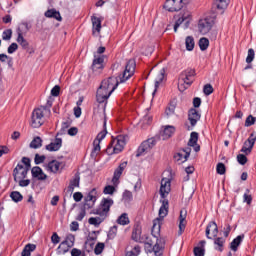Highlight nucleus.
Returning <instances> with one entry per match:
<instances>
[{"instance_id":"nucleus-25","label":"nucleus","mask_w":256,"mask_h":256,"mask_svg":"<svg viewBox=\"0 0 256 256\" xmlns=\"http://www.w3.org/2000/svg\"><path fill=\"white\" fill-rule=\"evenodd\" d=\"M31 173L32 176L39 181H45V179H47V174H44L43 170L39 166L33 167Z\"/></svg>"},{"instance_id":"nucleus-51","label":"nucleus","mask_w":256,"mask_h":256,"mask_svg":"<svg viewBox=\"0 0 256 256\" xmlns=\"http://www.w3.org/2000/svg\"><path fill=\"white\" fill-rule=\"evenodd\" d=\"M16 183L19 184L20 187H29V184L31 183V180L29 179H19L15 180Z\"/></svg>"},{"instance_id":"nucleus-6","label":"nucleus","mask_w":256,"mask_h":256,"mask_svg":"<svg viewBox=\"0 0 256 256\" xmlns=\"http://www.w3.org/2000/svg\"><path fill=\"white\" fill-rule=\"evenodd\" d=\"M111 207H113V199L103 198L101 200L98 208L93 209L91 211V214L92 215H102L107 219V217H109V211H111Z\"/></svg>"},{"instance_id":"nucleus-9","label":"nucleus","mask_w":256,"mask_h":256,"mask_svg":"<svg viewBox=\"0 0 256 256\" xmlns=\"http://www.w3.org/2000/svg\"><path fill=\"white\" fill-rule=\"evenodd\" d=\"M135 73V60H128L125 66V70L122 75L119 76L120 83H125V81L131 79Z\"/></svg>"},{"instance_id":"nucleus-40","label":"nucleus","mask_w":256,"mask_h":256,"mask_svg":"<svg viewBox=\"0 0 256 256\" xmlns=\"http://www.w3.org/2000/svg\"><path fill=\"white\" fill-rule=\"evenodd\" d=\"M214 245H216V251H223V245H225V238L219 237L214 240Z\"/></svg>"},{"instance_id":"nucleus-62","label":"nucleus","mask_w":256,"mask_h":256,"mask_svg":"<svg viewBox=\"0 0 256 256\" xmlns=\"http://www.w3.org/2000/svg\"><path fill=\"white\" fill-rule=\"evenodd\" d=\"M51 241L54 245H57V243H60L61 237L57 233H53L51 236Z\"/></svg>"},{"instance_id":"nucleus-57","label":"nucleus","mask_w":256,"mask_h":256,"mask_svg":"<svg viewBox=\"0 0 256 256\" xmlns=\"http://www.w3.org/2000/svg\"><path fill=\"white\" fill-rule=\"evenodd\" d=\"M165 113H166L167 117H171V116L175 115V106L174 105L169 106L166 109Z\"/></svg>"},{"instance_id":"nucleus-39","label":"nucleus","mask_w":256,"mask_h":256,"mask_svg":"<svg viewBox=\"0 0 256 256\" xmlns=\"http://www.w3.org/2000/svg\"><path fill=\"white\" fill-rule=\"evenodd\" d=\"M117 223L118 225H129L130 220H129V216L127 215V213H123L122 215H120L117 219Z\"/></svg>"},{"instance_id":"nucleus-14","label":"nucleus","mask_w":256,"mask_h":256,"mask_svg":"<svg viewBox=\"0 0 256 256\" xmlns=\"http://www.w3.org/2000/svg\"><path fill=\"white\" fill-rule=\"evenodd\" d=\"M105 62V55H97L94 54V60L92 63V71L94 73H99L100 71H103V63Z\"/></svg>"},{"instance_id":"nucleus-3","label":"nucleus","mask_w":256,"mask_h":256,"mask_svg":"<svg viewBox=\"0 0 256 256\" xmlns=\"http://www.w3.org/2000/svg\"><path fill=\"white\" fill-rule=\"evenodd\" d=\"M193 77H195V70L188 68L184 70L179 77L178 89L183 93L186 89H189L193 85Z\"/></svg>"},{"instance_id":"nucleus-35","label":"nucleus","mask_w":256,"mask_h":256,"mask_svg":"<svg viewBox=\"0 0 256 256\" xmlns=\"http://www.w3.org/2000/svg\"><path fill=\"white\" fill-rule=\"evenodd\" d=\"M17 43L21 45L22 49H29V42L23 37L21 31L18 32Z\"/></svg>"},{"instance_id":"nucleus-60","label":"nucleus","mask_w":256,"mask_h":256,"mask_svg":"<svg viewBox=\"0 0 256 256\" xmlns=\"http://www.w3.org/2000/svg\"><path fill=\"white\" fill-rule=\"evenodd\" d=\"M61 91V87H59L58 85L54 86L51 90V95L53 97H59V92Z\"/></svg>"},{"instance_id":"nucleus-29","label":"nucleus","mask_w":256,"mask_h":256,"mask_svg":"<svg viewBox=\"0 0 256 256\" xmlns=\"http://www.w3.org/2000/svg\"><path fill=\"white\" fill-rule=\"evenodd\" d=\"M61 167H62L61 162H59L57 160H53L47 164L46 169H47V171H50L51 173H57L59 171V169H61Z\"/></svg>"},{"instance_id":"nucleus-11","label":"nucleus","mask_w":256,"mask_h":256,"mask_svg":"<svg viewBox=\"0 0 256 256\" xmlns=\"http://www.w3.org/2000/svg\"><path fill=\"white\" fill-rule=\"evenodd\" d=\"M75 245V236L73 234H70L66 237L64 241L60 243L58 246L59 253H62L65 255Z\"/></svg>"},{"instance_id":"nucleus-59","label":"nucleus","mask_w":256,"mask_h":256,"mask_svg":"<svg viewBox=\"0 0 256 256\" xmlns=\"http://www.w3.org/2000/svg\"><path fill=\"white\" fill-rule=\"evenodd\" d=\"M93 145V153H99V151H101V142H99V140H94Z\"/></svg>"},{"instance_id":"nucleus-8","label":"nucleus","mask_w":256,"mask_h":256,"mask_svg":"<svg viewBox=\"0 0 256 256\" xmlns=\"http://www.w3.org/2000/svg\"><path fill=\"white\" fill-rule=\"evenodd\" d=\"M187 3H189V0H166L164 9L170 12L181 11Z\"/></svg>"},{"instance_id":"nucleus-15","label":"nucleus","mask_w":256,"mask_h":256,"mask_svg":"<svg viewBox=\"0 0 256 256\" xmlns=\"http://www.w3.org/2000/svg\"><path fill=\"white\" fill-rule=\"evenodd\" d=\"M126 168H127V162H122L114 171L112 183L115 187L119 185V179H121V175H123V171H125Z\"/></svg>"},{"instance_id":"nucleus-13","label":"nucleus","mask_w":256,"mask_h":256,"mask_svg":"<svg viewBox=\"0 0 256 256\" xmlns=\"http://www.w3.org/2000/svg\"><path fill=\"white\" fill-rule=\"evenodd\" d=\"M27 173H29V169L23 164H18L13 171L14 181L25 179V177H27Z\"/></svg>"},{"instance_id":"nucleus-27","label":"nucleus","mask_w":256,"mask_h":256,"mask_svg":"<svg viewBox=\"0 0 256 256\" xmlns=\"http://www.w3.org/2000/svg\"><path fill=\"white\" fill-rule=\"evenodd\" d=\"M163 79H165V68L160 69V71L157 73L155 78V90L152 93V95H155L157 93V89H159V85L163 82Z\"/></svg>"},{"instance_id":"nucleus-32","label":"nucleus","mask_w":256,"mask_h":256,"mask_svg":"<svg viewBox=\"0 0 256 256\" xmlns=\"http://www.w3.org/2000/svg\"><path fill=\"white\" fill-rule=\"evenodd\" d=\"M85 201L87 203H92V205H95V201H97V190L92 189L86 196Z\"/></svg>"},{"instance_id":"nucleus-38","label":"nucleus","mask_w":256,"mask_h":256,"mask_svg":"<svg viewBox=\"0 0 256 256\" xmlns=\"http://www.w3.org/2000/svg\"><path fill=\"white\" fill-rule=\"evenodd\" d=\"M243 241V236H237L230 244V248L232 251H237V247L241 245Z\"/></svg>"},{"instance_id":"nucleus-36","label":"nucleus","mask_w":256,"mask_h":256,"mask_svg":"<svg viewBox=\"0 0 256 256\" xmlns=\"http://www.w3.org/2000/svg\"><path fill=\"white\" fill-rule=\"evenodd\" d=\"M185 45L187 51H193V49H195V39L193 38V36L186 37Z\"/></svg>"},{"instance_id":"nucleus-23","label":"nucleus","mask_w":256,"mask_h":256,"mask_svg":"<svg viewBox=\"0 0 256 256\" xmlns=\"http://www.w3.org/2000/svg\"><path fill=\"white\" fill-rule=\"evenodd\" d=\"M173 133H175L174 126L168 125L164 127L163 131L160 134V137L161 139H163V141H167V139L173 137Z\"/></svg>"},{"instance_id":"nucleus-61","label":"nucleus","mask_w":256,"mask_h":256,"mask_svg":"<svg viewBox=\"0 0 256 256\" xmlns=\"http://www.w3.org/2000/svg\"><path fill=\"white\" fill-rule=\"evenodd\" d=\"M45 159H46L45 155L41 156L39 154H36L35 155V163H36V165H39V164L43 163V161H45Z\"/></svg>"},{"instance_id":"nucleus-19","label":"nucleus","mask_w":256,"mask_h":256,"mask_svg":"<svg viewBox=\"0 0 256 256\" xmlns=\"http://www.w3.org/2000/svg\"><path fill=\"white\" fill-rule=\"evenodd\" d=\"M201 119V113L197 111V109H190L188 112V121L190 122V125L192 127H195L197 125V121Z\"/></svg>"},{"instance_id":"nucleus-48","label":"nucleus","mask_w":256,"mask_h":256,"mask_svg":"<svg viewBox=\"0 0 256 256\" xmlns=\"http://www.w3.org/2000/svg\"><path fill=\"white\" fill-rule=\"evenodd\" d=\"M251 201H253V197L249 194V189L246 190V193L243 195V202L250 205Z\"/></svg>"},{"instance_id":"nucleus-33","label":"nucleus","mask_w":256,"mask_h":256,"mask_svg":"<svg viewBox=\"0 0 256 256\" xmlns=\"http://www.w3.org/2000/svg\"><path fill=\"white\" fill-rule=\"evenodd\" d=\"M256 141V132H252L250 137L244 142V147L248 149H253Z\"/></svg>"},{"instance_id":"nucleus-17","label":"nucleus","mask_w":256,"mask_h":256,"mask_svg":"<svg viewBox=\"0 0 256 256\" xmlns=\"http://www.w3.org/2000/svg\"><path fill=\"white\" fill-rule=\"evenodd\" d=\"M190 155H191V147H186V148L180 150V152H178L174 157H175L176 161H178L180 163H185V161H187V159H189Z\"/></svg>"},{"instance_id":"nucleus-43","label":"nucleus","mask_w":256,"mask_h":256,"mask_svg":"<svg viewBox=\"0 0 256 256\" xmlns=\"http://www.w3.org/2000/svg\"><path fill=\"white\" fill-rule=\"evenodd\" d=\"M10 197H11L12 201H14L15 203H19V201H23V195H21L17 191L12 192L10 194Z\"/></svg>"},{"instance_id":"nucleus-5","label":"nucleus","mask_w":256,"mask_h":256,"mask_svg":"<svg viewBox=\"0 0 256 256\" xmlns=\"http://www.w3.org/2000/svg\"><path fill=\"white\" fill-rule=\"evenodd\" d=\"M45 111H47L46 107H39L33 110L30 122L33 129H39L45 123Z\"/></svg>"},{"instance_id":"nucleus-44","label":"nucleus","mask_w":256,"mask_h":256,"mask_svg":"<svg viewBox=\"0 0 256 256\" xmlns=\"http://www.w3.org/2000/svg\"><path fill=\"white\" fill-rule=\"evenodd\" d=\"M117 237V225L112 226L108 231V239Z\"/></svg>"},{"instance_id":"nucleus-18","label":"nucleus","mask_w":256,"mask_h":256,"mask_svg":"<svg viewBox=\"0 0 256 256\" xmlns=\"http://www.w3.org/2000/svg\"><path fill=\"white\" fill-rule=\"evenodd\" d=\"M91 21H92V35L94 37H99L101 33V20L97 16H92Z\"/></svg>"},{"instance_id":"nucleus-37","label":"nucleus","mask_w":256,"mask_h":256,"mask_svg":"<svg viewBox=\"0 0 256 256\" xmlns=\"http://www.w3.org/2000/svg\"><path fill=\"white\" fill-rule=\"evenodd\" d=\"M31 149H39L40 147H43V140L41 137L37 136L35 137L31 143H30Z\"/></svg>"},{"instance_id":"nucleus-31","label":"nucleus","mask_w":256,"mask_h":256,"mask_svg":"<svg viewBox=\"0 0 256 256\" xmlns=\"http://www.w3.org/2000/svg\"><path fill=\"white\" fill-rule=\"evenodd\" d=\"M231 0H215L214 5L219 11H225L229 7Z\"/></svg>"},{"instance_id":"nucleus-53","label":"nucleus","mask_w":256,"mask_h":256,"mask_svg":"<svg viewBox=\"0 0 256 256\" xmlns=\"http://www.w3.org/2000/svg\"><path fill=\"white\" fill-rule=\"evenodd\" d=\"M216 171L219 175H225V164L218 163L216 167Z\"/></svg>"},{"instance_id":"nucleus-24","label":"nucleus","mask_w":256,"mask_h":256,"mask_svg":"<svg viewBox=\"0 0 256 256\" xmlns=\"http://www.w3.org/2000/svg\"><path fill=\"white\" fill-rule=\"evenodd\" d=\"M45 17L48 19H56V21H63V17H61V13L57 11L55 8L48 9L44 13Z\"/></svg>"},{"instance_id":"nucleus-10","label":"nucleus","mask_w":256,"mask_h":256,"mask_svg":"<svg viewBox=\"0 0 256 256\" xmlns=\"http://www.w3.org/2000/svg\"><path fill=\"white\" fill-rule=\"evenodd\" d=\"M154 145H157V138L155 137L149 138L148 140L142 142V144L138 148L137 157H141V155L149 153Z\"/></svg>"},{"instance_id":"nucleus-46","label":"nucleus","mask_w":256,"mask_h":256,"mask_svg":"<svg viewBox=\"0 0 256 256\" xmlns=\"http://www.w3.org/2000/svg\"><path fill=\"white\" fill-rule=\"evenodd\" d=\"M13 36V30L11 29H7L3 32L2 34V39L4 41H9L11 39V37Z\"/></svg>"},{"instance_id":"nucleus-47","label":"nucleus","mask_w":256,"mask_h":256,"mask_svg":"<svg viewBox=\"0 0 256 256\" xmlns=\"http://www.w3.org/2000/svg\"><path fill=\"white\" fill-rule=\"evenodd\" d=\"M185 197H187L188 199H191V197H193V194L195 193V188L193 187H189L184 189L183 191Z\"/></svg>"},{"instance_id":"nucleus-20","label":"nucleus","mask_w":256,"mask_h":256,"mask_svg":"<svg viewBox=\"0 0 256 256\" xmlns=\"http://www.w3.org/2000/svg\"><path fill=\"white\" fill-rule=\"evenodd\" d=\"M197 141H199V133L192 132L190 134V139L188 141V147H193V149L196 153L201 151V146H199V144H197Z\"/></svg>"},{"instance_id":"nucleus-50","label":"nucleus","mask_w":256,"mask_h":256,"mask_svg":"<svg viewBox=\"0 0 256 256\" xmlns=\"http://www.w3.org/2000/svg\"><path fill=\"white\" fill-rule=\"evenodd\" d=\"M103 249H105V244L98 243L94 249V253L96 255H101V253H103Z\"/></svg>"},{"instance_id":"nucleus-64","label":"nucleus","mask_w":256,"mask_h":256,"mask_svg":"<svg viewBox=\"0 0 256 256\" xmlns=\"http://www.w3.org/2000/svg\"><path fill=\"white\" fill-rule=\"evenodd\" d=\"M85 215H87V212H85V209H81L76 217L77 221H83L85 218Z\"/></svg>"},{"instance_id":"nucleus-1","label":"nucleus","mask_w":256,"mask_h":256,"mask_svg":"<svg viewBox=\"0 0 256 256\" xmlns=\"http://www.w3.org/2000/svg\"><path fill=\"white\" fill-rule=\"evenodd\" d=\"M169 193H171V180L163 178L160 186V195L163 200H161L162 205L159 209V217L153 221L152 233H159L161 231V223L169 213V200L165 199Z\"/></svg>"},{"instance_id":"nucleus-2","label":"nucleus","mask_w":256,"mask_h":256,"mask_svg":"<svg viewBox=\"0 0 256 256\" xmlns=\"http://www.w3.org/2000/svg\"><path fill=\"white\" fill-rule=\"evenodd\" d=\"M118 86L119 79L115 77L104 79L96 92L97 103H105V101L111 97V93H113V91H115Z\"/></svg>"},{"instance_id":"nucleus-45","label":"nucleus","mask_w":256,"mask_h":256,"mask_svg":"<svg viewBox=\"0 0 256 256\" xmlns=\"http://www.w3.org/2000/svg\"><path fill=\"white\" fill-rule=\"evenodd\" d=\"M253 59H255V50H253V48H250L246 57V63H253Z\"/></svg>"},{"instance_id":"nucleus-22","label":"nucleus","mask_w":256,"mask_h":256,"mask_svg":"<svg viewBox=\"0 0 256 256\" xmlns=\"http://www.w3.org/2000/svg\"><path fill=\"white\" fill-rule=\"evenodd\" d=\"M100 113H101L102 117H104V130L101 131V132L97 135L95 141H98V142L101 143V141H103V139H104L105 137H107V128H106V126H107V120L105 119V107H104V106H102Z\"/></svg>"},{"instance_id":"nucleus-63","label":"nucleus","mask_w":256,"mask_h":256,"mask_svg":"<svg viewBox=\"0 0 256 256\" xmlns=\"http://www.w3.org/2000/svg\"><path fill=\"white\" fill-rule=\"evenodd\" d=\"M17 49H19V45H17V43H12L9 47H8V53L10 55H12V53H14Z\"/></svg>"},{"instance_id":"nucleus-55","label":"nucleus","mask_w":256,"mask_h":256,"mask_svg":"<svg viewBox=\"0 0 256 256\" xmlns=\"http://www.w3.org/2000/svg\"><path fill=\"white\" fill-rule=\"evenodd\" d=\"M237 161L240 165H245V163H247V156H245L244 154H238Z\"/></svg>"},{"instance_id":"nucleus-4","label":"nucleus","mask_w":256,"mask_h":256,"mask_svg":"<svg viewBox=\"0 0 256 256\" xmlns=\"http://www.w3.org/2000/svg\"><path fill=\"white\" fill-rule=\"evenodd\" d=\"M127 144V136L119 135L116 138H113L107 147V153L109 155H113V153H121L123 149H125V145Z\"/></svg>"},{"instance_id":"nucleus-26","label":"nucleus","mask_w":256,"mask_h":256,"mask_svg":"<svg viewBox=\"0 0 256 256\" xmlns=\"http://www.w3.org/2000/svg\"><path fill=\"white\" fill-rule=\"evenodd\" d=\"M63 145V140L61 138H56L52 143L46 145L47 151H59Z\"/></svg>"},{"instance_id":"nucleus-7","label":"nucleus","mask_w":256,"mask_h":256,"mask_svg":"<svg viewBox=\"0 0 256 256\" xmlns=\"http://www.w3.org/2000/svg\"><path fill=\"white\" fill-rule=\"evenodd\" d=\"M189 23H191V12L186 10L183 13H180L178 19L176 20L174 25V32L177 33V29H179L181 25H183V29H188Z\"/></svg>"},{"instance_id":"nucleus-21","label":"nucleus","mask_w":256,"mask_h":256,"mask_svg":"<svg viewBox=\"0 0 256 256\" xmlns=\"http://www.w3.org/2000/svg\"><path fill=\"white\" fill-rule=\"evenodd\" d=\"M217 233H219V228L217 227V223L210 222L206 228L207 239H213V237H217Z\"/></svg>"},{"instance_id":"nucleus-34","label":"nucleus","mask_w":256,"mask_h":256,"mask_svg":"<svg viewBox=\"0 0 256 256\" xmlns=\"http://www.w3.org/2000/svg\"><path fill=\"white\" fill-rule=\"evenodd\" d=\"M37 249L35 244H27L22 250L21 256H31V253Z\"/></svg>"},{"instance_id":"nucleus-58","label":"nucleus","mask_w":256,"mask_h":256,"mask_svg":"<svg viewBox=\"0 0 256 256\" xmlns=\"http://www.w3.org/2000/svg\"><path fill=\"white\" fill-rule=\"evenodd\" d=\"M141 237V230L139 228H136L132 232V238L135 239V241H138Z\"/></svg>"},{"instance_id":"nucleus-54","label":"nucleus","mask_w":256,"mask_h":256,"mask_svg":"<svg viewBox=\"0 0 256 256\" xmlns=\"http://www.w3.org/2000/svg\"><path fill=\"white\" fill-rule=\"evenodd\" d=\"M194 255L195 256H205V248L195 247L194 248Z\"/></svg>"},{"instance_id":"nucleus-42","label":"nucleus","mask_w":256,"mask_h":256,"mask_svg":"<svg viewBox=\"0 0 256 256\" xmlns=\"http://www.w3.org/2000/svg\"><path fill=\"white\" fill-rule=\"evenodd\" d=\"M199 47H200L201 51H207V49L209 47V39L201 38L199 40Z\"/></svg>"},{"instance_id":"nucleus-41","label":"nucleus","mask_w":256,"mask_h":256,"mask_svg":"<svg viewBox=\"0 0 256 256\" xmlns=\"http://www.w3.org/2000/svg\"><path fill=\"white\" fill-rule=\"evenodd\" d=\"M79 181H81V177H79V174L74 175V178L70 181V189L73 191L75 187H79Z\"/></svg>"},{"instance_id":"nucleus-56","label":"nucleus","mask_w":256,"mask_h":256,"mask_svg":"<svg viewBox=\"0 0 256 256\" xmlns=\"http://www.w3.org/2000/svg\"><path fill=\"white\" fill-rule=\"evenodd\" d=\"M204 95H211L213 93V86L211 84H206L203 88Z\"/></svg>"},{"instance_id":"nucleus-52","label":"nucleus","mask_w":256,"mask_h":256,"mask_svg":"<svg viewBox=\"0 0 256 256\" xmlns=\"http://www.w3.org/2000/svg\"><path fill=\"white\" fill-rule=\"evenodd\" d=\"M255 121H256V118L253 117L252 115H249L246 118L245 126L246 127H251V125H255Z\"/></svg>"},{"instance_id":"nucleus-30","label":"nucleus","mask_w":256,"mask_h":256,"mask_svg":"<svg viewBox=\"0 0 256 256\" xmlns=\"http://www.w3.org/2000/svg\"><path fill=\"white\" fill-rule=\"evenodd\" d=\"M105 216L103 215H97L96 217H90L88 219V223L89 225H93L94 227H99V225H101V223H103V221H105Z\"/></svg>"},{"instance_id":"nucleus-12","label":"nucleus","mask_w":256,"mask_h":256,"mask_svg":"<svg viewBox=\"0 0 256 256\" xmlns=\"http://www.w3.org/2000/svg\"><path fill=\"white\" fill-rule=\"evenodd\" d=\"M214 24L215 22L211 18L202 19L198 23V30L202 35H207L213 29Z\"/></svg>"},{"instance_id":"nucleus-49","label":"nucleus","mask_w":256,"mask_h":256,"mask_svg":"<svg viewBox=\"0 0 256 256\" xmlns=\"http://www.w3.org/2000/svg\"><path fill=\"white\" fill-rule=\"evenodd\" d=\"M104 195H113L115 193V186L108 185L103 190Z\"/></svg>"},{"instance_id":"nucleus-28","label":"nucleus","mask_w":256,"mask_h":256,"mask_svg":"<svg viewBox=\"0 0 256 256\" xmlns=\"http://www.w3.org/2000/svg\"><path fill=\"white\" fill-rule=\"evenodd\" d=\"M180 222H179V235H181L183 233V231H185V227L187 225V221H185V219H187V211L186 210H181L180 211Z\"/></svg>"},{"instance_id":"nucleus-16","label":"nucleus","mask_w":256,"mask_h":256,"mask_svg":"<svg viewBox=\"0 0 256 256\" xmlns=\"http://www.w3.org/2000/svg\"><path fill=\"white\" fill-rule=\"evenodd\" d=\"M163 251H165V238H156V243L153 246V253L155 256H163Z\"/></svg>"}]
</instances>
